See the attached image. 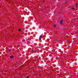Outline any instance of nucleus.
Wrapping results in <instances>:
<instances>
[{"label":"nucleus","instance_id":"nucleus-1","mask_svg":"<svg viewBox=\"0 0 78 78\" xmlns=\"http://www.w3.org/2000/svg\"><path fill=\"white\" fill-rule=\"evenodd\" d=\"M63 22V20H62L61 21H60V24H62V23Z\"/></svg>","mask_w":78,"mask_h":78},{"label":"nucleus","instance_id":"nucleus-2","mask_svg":"<svg viewBox=\"0 0 78 78\" xmlns=\"http://www.w3.org/2000/svg\"><path fill=\"white\" fill-rule=\"evenodd\" d=\"M41 38H42V37H41V36H40V37L39 38V40H41Z\"/></svg>","mask_w":78,"mask_h":78},{"label":"nucleus","instance_id":"nucleus-3","mask_svg":"<svg viewBox=\"0 0 78 78\" xmlns=\"http://www.w3.org/2000/svg\"><path fill=\"white\" fill-rule=\"evenodd\" d=\"M14 58V56H11L10 57V58Z\"/></svg>","mask_w":78,"mask_h":78},{"label":"nucleus","instance_id":"nucleus-4","mask_svg":"<svg viewBox=\"0 0 78 78\" xmlns=\"http://www.w3.org/2000/svg\"><path fill=\"white\" fill-rule=\"evenodd\" d=\"M78 4H76V8H78Z\"/></svg>","mask_w":78,"mask_h":78},{"label":"nucleus","instance_id":"nucleus-5","mask_svg":"<svg viewBox=\"0 0 78 78\" xmlns=\"http://www.w3.org/2000/svg\"><path fill=\"white\" fill-rule=\"evenodd\" d=\"M11 50L9 49V52H11Z\"/></svg>","mask_w":78,"mask_h":78},{"label":"nucleus","instance_id":"nucleus-6","mask_svg":"<svg viewBox=\"0 0 78 78\" xmlns=\"http://www.w3.org/2000/svg\"><path fill=\"white\" fill-rule=\"evenodd\" d=\"M65 4H67V1H66V2H65Z\"/></svg>","mask_w":78,"mask_h":78},{"label":"nucleus","instance_id":"nucleus-7","mask_svg":"<svg viewBox=\"0 0 78 78\" xmlns=\"http://www.w3.org/2000/svg\"><path fill=\"white\" fill-rule=\"evenodd\" d=\"M18 30L19 31H21V29H19Z\"/></svg>","mask_w":78,"mask_h":78},{"label":"nucleus","instance_id":"nucleus-8","mask_svg":"<svg viewBox=\"0 0 78 78\" xmlns=\"http://www.w3.org/2000/svg\"><path fill=\"white\" fill-rule=\"evenodd\" d=\"M32 51L33 53H34V51H33V50H32Z\"/></svg>","mask_w":78,"mask_h":78},{"label":"nucleus","instance_id":"nucleus-9","mask_svg":"<svg viewBox=\"0 0 78 78\" xmlns=\"http://www.w3.org/2000/svg\"><path fill=\"white\" fill-rule=\"evenodd\" d=\"M29 78V76L25 77V78Z\"/></svg>","mask_w":78,"mask_h":78},{"label":"nucleus","instance_id":"nucleus-10","mask_svg":"<svg viewBox=\"0 0 78 78\" xmlns=\"http://www.w3.org/2000/svg\"><path fill=\"white\" fill-rule=\"evenodd\" d=\"M74 9H75V8H74V7H73V8H72V9H73V10Z\"/></svg>","mask_w":78,"mask_h":78},{"label":"nucleus","instance_id":"nucleus-11","mask_svg":"<svg viewBox=\"0 0 78 78\" xmlns=\"http://www.w3.org/2000/svg\"><path fill=\"white\" fill-rule=\"evenodd\" d=\"M56 27V25H54V27Z\"/></svg>","mask_w":78,"mask_h":78},{"label":"nucleus","instance_id":"nucleus-12","mask_svg":"<svg viewBox=\"0 0 78 78\" xmlns=\"http://www.w3.org/2000/svg\"><path fill=\"white\" fill-rule=\"evenodd\" d=\"M66 27H65L64 30H66Z\"/></svg>","mask_w":78,"mask_h":78},{"label":"nucleus","instance_id":"nucleus-13","mask_svg":"<svg viewBox=\"0 0 78 78\" xmlns=\"http://www.w3.org/2000/svg\"><path fill=\"white\" fill-rule=\"evenodd\" d=\"M0 8H1V6H0Z\"/></svg>","mask_w":78,"mask_h":78},{"label":"nucleus","instance_id":"nucleus-14","mask_svg":"<svg viewBox=\"0 0 78 78\" xmlns=\"http://www.w3.org/2000/svg\"><path fill=\"white\" fill-rule=\"evenodd\" d=\"M25 1H26V0H24Z\"/></svg>","mask_w":78,"mask_h":78}]
</instances>
